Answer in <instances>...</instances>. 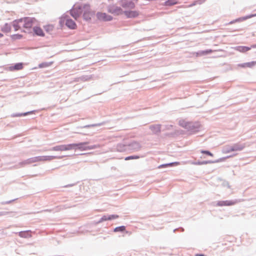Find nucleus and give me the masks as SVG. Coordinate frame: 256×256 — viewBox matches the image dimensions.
Returning a JSON list of instances; mask_svg holds the SVG:
<instances>
[{"instance_id": "29", "label": "nucleus", "mask_w": 256, "mask_h": 256, "mask_svg": "<svg viewBox=\"0 0 256 256\" xmlns=\"http://www.w3.org/2000/svg\"><path fill=\"white\" fill-rule=\"evenodd\" d=\"M256 16V14L252 15V16H247L246 18H252V16Z\"/></svg>"}, {"instance_id": "4", "label": "nucleus", "mask_w": 256, "mask_h": 256, "mask_svg": "<svg viewBox=\"0 0 256 256\" xmlns=\"http://www.w3.org/2000/svg\"><path fill=\"white\" fill-rule=\"evenodd\" d=\"M88 142H84L79 144H72L71 145L73 146L72 150L78 149L81 150H92L95 148L94 146H88Z\"/></svg>"}, {"instance_id": "35", "label": "nucleus", "mask_w": 256, "mask_h": 256, "mask_svg": "<svg viewBox=\"0 0 256 256\" xmlns=\"http://www.w3.org/2000/svg\"><path fill=\"white\" fill-rule=\"evenodd\" d=\"M168 166H172V164H168Z\"/></svg>"}, {"instance_id": "19", "label": "nucleus", "mask_w": 256, "mask_h": 256, "mask_svg": "<svg viewBox=\"0 0 256 256\" xmlns=\"http://www.w3.org/2000/svg\"><path fill=\"white\" fill-rule=\"evenodd\" d=\"M52 64V62H42L38 65V68H46L50 66Z\"/></svg>"}, {"instance_id": "10", "label": "nucleus", "mask_w": 256, "mask_h": 256, "mask_svg": "<svg viewBox=\"0 0 256 256\" xmlns=\"http://www.w3.org/2000/svg\"><path fill=\"white\" fill-rule=\"evenodd\" d=\"M236 203V201L232 200H223L220 201L217 203V206H230L234 205Z\"/></svg>"}, {"instance_id": "1", "label": "nucleus", "mask_w": 256, "mask_h": 256, "mask_svg": "<svg viewBox=\"0 0 256 256\" xmlns=\"http://www.w3.org/2000/svg\"><path fill=\"white\" fill-rule=\"evenodd\" d=\"M122 7L124 9L122 10L120 8H116L110 10V12L118 15L124 14L127 18H136L138 16L140 12L138 10H134L135 4L133 2H130L124 3Z\"/></svg>"}, {"instance_id": "20", "label": "nucleus", "mask_w": 256, "mask_h": 256, "mask_svg": "<svg viewBox=\"0 0 256 256\" xmlns=\"http://www.w3.org/2000/svg\"><path fill=\"white\" fill-rule=\"evenodd\" d=\"M44 28L48 32H50L53 30L54 26L52 25L48 24L44 26Z\"/></svg>"}, {"instance_id": "8", "label": "nucleus", "mask_w": 256, "mask_h": 256, "mask_svg": "<svg viewBox=\"0 0 256 256\" xmlns=\"http://www.w3.org/2000/svg\"><path fill=\"white\" fill-rule=\"evenodd\" d=\"M252 48H256V44L252 45L250 47L246 46H238L235 50L240 52L244 53L250 50Z\"/></svg>"}, {"instance_id": "14", "label": "nucleus", "mask_w": 256, "mask_h": 256, "mask_svg": "<svg viewBox=\"0 0 256 256\" xmlns=\"http://www.w3.org/2000/svg\"><path fill=\"white\" fill-rule=\"evenodd\" d=\"M1 31L4 33H8L11 31V26L10 24L6 23L1 28Z\"/></svg>"}, {"instance_id": "31", "label": "nucleus", "mask_w": 256, "mask_h": 256, "mask_svg": "<svg viewBox=\"0 0 256 256\" xmlns=\"http://www.w3.org/2000/svg\"><path fill=\"white\" fill-rule=\"evenodd\" d=\"M3 36H4L3 34L2 33H0V38L3 37Z\"/></svg>"}, {"instance_id": "26", "label": "nucleus", "mask_w": 256, "mask_h": 256, "mask_svg": "<svg viewBox=\"0 0 256 256\" xmlns=\"http://www.w3.org/2000/svg\"><path fill=\"white\" fill-rule=\"evenodd\" d=\"M110 220V218H108V216H103L100 222L106 221V220Z\"/></svg>"}, {"instance_id": "33", "label": "nucleus", "mask_w": 256, "mask_h": 256, "mask_svg": "<svg viewBox=\"0 0 256 256\" xmlns=\"http://www.w3.org/2000/svg\"><path fill=\"white\" fill-rule=\"evenodd\" d=\"M158 130L159 131V130H160V128H159V126H158Z\"/></svg>"}, {"instance_id": "16", "label": "nucleus", "mask_w": 256, "mask_h": 256, "mask_svg": "<svg viewBox=\"0 0 256 256\" xmlns=\"http://www.w3.org/2000/svg\"><path fill=\"white\" fill-rule=\"evenodd\" d=\"M18 236L22 238H28L30 236V234L29 231H24L20 232Z\"/></svg>"}, {"instance_id": "34", "label": "nucleus", "mask_w": 256, "mask_h": 256, "mask_svg": "<svg viewBox=\"0 0 256 256\" xmlns=\"http://www.w3.org/2000/svg\"><path fill=\"white\" fill-rule=\"evenodd\" d=\"M138 148H140V145L139 144H138Z\"/></svg>"}, {"instance_id": "12", "label": "nucleus", "mask_w": 256, "mask_h": 256, "mask_svg": "<svg viewBox=\"0 0 256 256\" xmlns=\"http://www.w3.org/2000/svg\"><path fill=\"white\" fill-rule=\"evenodd\" d=\"M256 64V61H254V62L238 64V66L240 68H252L253 66H254Z\"/></svg>"}, {"instance_id": "3", "label": "nucleus", "mask_w": 256, "mask_h": 256, "mask_svg": "<svg viewBox=\"0 0 256 256\" xmlns=\"http://www.w3.org/2000/svg\"><path fill=\"white\" fill-rule=\"evenodd\" d=\"M65 21L66 24L68 28L72 30H74L76 28L77 26L75 22L71 19L68 18V16L65 15L62 16L60 18V24L61 26H62Z\"/></svg>"}, {"instance_id": "2", "label": "nucleus", "mask_w": 256, "mask_h": 256, "mask_svg": "<svg viewBox=\"0 0 256 256\" xmlns=\"http://www.w3.org/2000/svg\"><path fill=\"white\" fill-rule=\"evenodd\" d=\"M38 21L34 18L24 17L16 20L12 22V26L16 31L22 30H30L32 27L36 24Z\"/></svg>"}, {"instance_id": "5", "label": "nucleus", "mask_w": 256, "mask_h": 256, "mask_svg": "<svg viewBox=\"0 0 256 256\" xmlns=\"http://www.w3.org/2000/svg\"><path fill=\"white\" fill-rule=\"evenodd\" d=\"M72 145L71 144H62L59 146H56L53 147L52 148V150L54 151H66L72 150Z\"/></svg>"}, {"instance_id": "7", "label": "nucleus", "mask_w": 256, "mask_h": 256, "mask_svg": "<svg viewBox=\"0 0 256 256\" xmlns=\"http://www.w3.org/2000/svg\"><path fill=\"white\" fill-rule=\"evenodd\" d=\"M96 17L100 21H110L112 20V17L110 16L103 12H98Z\"/></svg>"}, {"instance_id": "27", "label": "nucleus", "mask_w": 256, "mask_h": 256, "mask_svg": "<svg viewBox=\"0 0 256 256\" xmlns=\"http://www.w3.org/2000/svg\"><path fill=\"white\" fill-rule=\"evenodd\" d=\"M108 216L110 218V220H112V219L117 218H118V215H110Z\"/></svg>"}, {"instance_id": "23", "label": "nucleus", "mask_w": 256, "mask_h": 256, "mask_svg": "<svg viewBox=\"0 0 256 256\" xmlns=\"http://www.w3.org/2000/svg\"><path fill=\"white\" fill-rule=\"evenodd\" d=\"M22 36L20 34H14L11 36L12 40H16L21 38Z\"/></svg>"}, {"instance_id": "9", "label": "nucleus", "mask_w": 256, "mask_h": 256, "mask_svg": "<svg viewBox=\"0 0 256 256\" xmlns=\"http://www.w3.org/2000/svg\"><path fill=\"white\" fill-rule=\"evenodd\" d=\"M82 12V10L80 8L74 7L70 10V14L75 19L78 18Z\"/></svg>"}, {"instance_id": "6", "label": "nucleus", "mask_w": 256, "mask_h": 256, "mask_svg": "<svg viewBox=\"0 0 256 256\" xmlns=\"http://www.w3.org/2000/svg\"><path fill=\"white\" fill-rule=\"evenodd\" d=\"M56 157L54 156H36L32 159L31 160V162H40V161H47V160H50L54 158H55Z\"/></svg>"}, {"instance_id": "28", "label": "nucleus", "mask_w": 256, "mask_h": 256, "mask_svg": "<svg viewBox=\"0 0 256 256\" xmlns=\"http://www.w3.org/2000/svg\"><path fill=\"white\" fill-rule=\"evenodd\" d=\"M194 256H206L204 254H195Z\"/></svg>"}, {"instance_id": "32", "label": "nucleus", "mask_w": 256, "mask_h": 256, "mask_svg": "<svg viewBox=\"0 0 256 256\" xmlns=\"http://www.w3.org/2000/svg\"><path fill=\"white\" fill-rule=\"evenodd\" d=\"M194 4H192L190 6H194Z\"/></svg>"}, {"instance_id": "15", "label": "nucleus", "mask_w": 256, "mask_h": 256, "mask_svg": "<svg viewBox=\"0 0 256 256\" xmlns=\"http://www.w3.org/2000/svg\"><path fill=\"white\" fill-rule=\"evenodd\" d=\"M244 145L236 144L232 146L230 148V151L241 150L244 148Z\"/></svg>"}, {"instance_id": "13", "label": "nucleus", "mask_w": 256, "mask_h": 256, "mask_svg": "<svg viewBox=\"0 0 256 256\" xmlns=\"http://www.w3.org/2000/svg\"><path fill=\"white\" fill-rule=\"evenodd\" d=\"M34 32L36 34L40 36H44V34L40 26H34L33 28Z\"/></svg>"}, {"instance_id": "11", "label": "nucleus", "mask_w": 256, "mask_h": 256, "mask_svg": "<svg viewBox=\"0 0 256 256\" xmlns=\"http://www.w3.org/2000/svg\"><path fill=\"white\" fill-rule=\"evenodd\" d=\"M23 64L22 62L17 63L14 66H11L8 67V70L10 71H14L21 70L23 68Z\"/></svg>"}, {"instance_id": "21", "label": "nucleus", "mask_w": 256, "mask_h": 256, "mask_svg": "<svg viewBox=\"0 0 256 256\" xmlns=\"http://www.w3.org/2000/svg\"><path fill=\"white\" fill-rule=\"evenodd\" d=\"M126 230V227L124 226H120L114 229V232H124Z\"/></svg>"}, {"instance_id": "18", "label": "nucleus", "mask_w": 256, "mask_h": 256, "mask_svg": "<svg viewBox=\"0 0 256 256\" xmlns=\"http://www.w3.org/2000/svg\"><path fill=\"white\" fill-rule=\"evenodd\" d=\"M178 4L176 0H168L165 2L164 5L166 6H171Z\"/></svg>"}, {"instance_id": "30", "label": "nucleus", "mask_w": 256, "mask_h": 256, "mask_svg": "<svg viewBox=\"0 0 256 256\" xmlns=\"http://www.w3.org/2000/svg\"><path fill=\"white\" fill-rule=\"evenodd\" d=\"M210 162H202V164H208Z\"/></svg>"}, {"instance_id": "17", "label": "nucleus", "mask_w": 256, "mask_h": 256, "mask_svg": "<svg viewBox=\"0 0 256 256\" xmlns=\"http://www.w3.org/2000/svg\"><path fill=\"white\" fill-rule=\"evenodd\" d=\"M92 16V12H86L84 14V18L86 20H89L91 19V17Z\"/></svg>"}, {"instance_id": "22", "label": "nucleus", "mask_w": 256, "mask_h": 256, "mask_svg": "<svg viewBox=\"0 0 256 256\" xmlns=\"http://www.w3.org/2000/svg\"><path fill=\"white\" fill-rule=\"evenodd\" d=\"M212 52V50H206L202 51L199 52V54L200 56L204 55L206 54H210Z\"/></svg>"}, {"instance_id": "24", "label": "nucleus", "mask_w": 256, "mask_h": 256, "mask_svg": "<svg viewBox=\"0 0 256 256\" xmlns=\"http://www.w3.org/2000/svg\"><path fill=\"white\" fill-rule=\"evenodd\" d=\"M140 158V156H128V157H126L125 158V160H133V159H138Z\"/></svg>"}, {"instance_id": "25", "label": "nucleus", "mask_w": 256, "mask_h": 256, "mask_svg": "<svg viewBox=\"0 0 256 256\" xmlns=\"http://www.w3.org/2000/svg\"><path fill=\"white\" fill-rule=\"evenodd\" d=\"M201 152L202 153V154H208V156H213V154L212 153H211L209 151H208V150H202Z\"/></svg>"}]
</instances>
